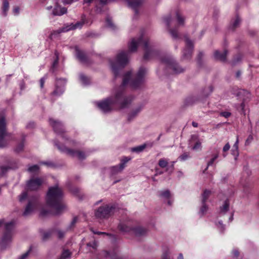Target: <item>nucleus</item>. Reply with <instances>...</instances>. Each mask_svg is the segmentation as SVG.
Segmentation results:
<instances>
[{
	"instance_id": "obj_50",
	"label": "nucleus",
	"mask_w": 259,
	"mask_h": 259,
	"mask_svg": "<svg viewBox=\"0 0 259 259\" xmlns=\"http://www.w3.org/2000/svg\"><path fill=\"white\" fill-rule=\"evenodd\" d=\"M77 217H74L73 218V219L72 220V222L71 223V224H70V225L69 226L70 228H71L72 227H73L75 225V224L77 222Z\"/></svg>"
},
{
	"instance_id": "obj_54",
	"label": "nucleus",
	"mask_w": 259,
	"mask_h": 259,
	"mask_svg": "<svg viewBox=\"0 0 259 259\" xmlns=\"http://www.w3.org/2000/svg\"><path fill=\"white\" fill-rule=\"evenodd\" d=\"M49 213V211H45L44 210V209H42L41 211H40V214L42 216L44 215H47L48 213Z\"/></svg>"
},
{
	"instance_id": "obj_23",
	"label": "nucleus",
	"mask_w": 259,
	"mask_h": 259,
	"mask_svg": "<svg viewBox=\"0 0 259 259\" xmlns=\"http://www.w3.org/2000/svg\"><path fill=\"white\" fill-rule=\"evenodd\" d=\"M9 9V3L7 0H4L2 7V13L4 16H6Z\"/></svg>"
},
{
	"instance_id": "obj_3",
	"label": "nucleus",
	"mask_w": 259,
	"mask_h": 259,
	"mask_svg": "<svg viewBox=\"0 0 259 259\" xmlns=\"http://www.w3.org/2000/svg\"><path fill=\"white\" fill-rule=\"evenodd\" d=\"M63 192L62 189L56 185L50 187L47 194V204L55 210V213L59 214L65 211L67 207L62 202Z\"/></svg>"
},
{
	"instance_id": "obj_63",
	"label": "nucleus",
	"mask_w": 259,
	"mask_h": 259,
	"mask_svg": "<svg viewBox=\"0 0 259 259\" xmlns=\"http://www.w3.org/2000/svg\"><path fill=\"white\" fill-rule=\"evenodd\" d=\"M236 77L239 78L241 75V72L240 71H238L236 74Z\"/></svg>"
},
{
	"instance_id": "obj_36",
	"label": "nucleus",
	"mask_w": 259,
	"mask_h": 259,
	"mask_svg": "<svg viewBox=\"0 0 259 259\" xmlns=\"http://www.w3.org/2000/svg\"><path fill=\"white\" fill-rule=\"evenodd\" d=\"M190 157L189 153H184L181 155H180L178 159L181 161H185L188 159Z\"/></svg>"
},
{
	"instance_id": "obj_59",
	"label": "nucleus",
	"mask_w": 259,
	"mask_h": 259,
	"mask_svg": "<svg viewBox=\"0 0 259 259\" xmlns=\"http://www.w3.org/2000/svg\"><path fill=\"white\" fill-rule=\"evenodd\" d=\"M58 58L54 61L53 64V68H54L58 64Z\"/></svg>"
},
{
	"instance_id": "obj_41",
	"label": "nucleus",
	"mask_w": 259,
	"mask_h": 259,
	"mask_svg": "<svg viewBox=\"0 0 259 259\" xmlns=\"http://www.w3.org/2000/svg\"><path fill=\"white\" fill-rule=\"evenodd\" d=\"M169 32L171 34L172 37L177 38L178 36L177 31L175 29H169Z\"/></svg>"
},
{
	"instance_id": "obj_11",
	"label": "nucleus",
	"mask_w": 259,
	"mask_h": 259,
	"mask_svg": "<svg viewBox=\"0 0 259 259\" xmlns=\"http://www.w3.org/2000/svg\"><path fill=\"white\" fill-rule=\"evenodd\" d=\"M85 23V17L83 16L82 17L81 20L80 21L76 23L75 24H71L70 25L67 26L65 27L62 28V29H60L56 31H54V33H60L61 32H67L72 29L80 28H81L82 25Z\"/></svg>"
},
{
	"instance_id": "obj_53",
	"label": "nucleus",
	"mask_w": 259,
	"mask_h": 259,
	"mask_svg": "<svg viewBox=\"0 0 259 259\" xmlns=\"http://www.w3.org/2000/svg\"><path fill=\"white\" fill-rule=\"evenodd\" d=\"M233 254L235 257H237L239 255V252L237 249H235L233 250Z\"/></svg>"
},
{
	"instance_id": "obj_60",
	"label": "nucleus",
	"mask_w": 259,
	"mask_h": 259,
	"mask_svg": "<svg viewBox=\"0 0 259 259\" xmlns=\"http://www.w3.org/2000/svg\"><path fill=\"white\" fill-rule=\"evenodd\" d=\"M233 215H234V213L233 211L231 212L230 213V216L229 217V221H232L233 219Z\"/></svg>"
},
{
	"instance_id": "obj_2",
	"label": "nucleus",
	"mask_w": 259,
	"mask_h": 259,
	"mask_svg": "<svg viewBox=\"0 0 259 259\" xmlns=\"http://www.w3.org/2000/svg\"><path fill=\"white\" fill-rule=\"evenodd\" d=\"M147 70L141 67L136 75L133 76L131 71L126 72L123 75L122 84L114 89L112 95L97 103L98 108L103 112L108 113L116 107L121 109L127 108L133 100L132 96H126L124 94V87L128 85L133 89H137L144 81Z\"/></svg>"
},
{
	"instance_id": "obj_24",
	"label": "nucleus",
	"mask_w": 259,
	"mask_h": 259,
	"mask_svg": "<svg viewBox=\"0 0 259 259\" xmlns=\"http://www.w3.org/2000/svg\"><path fill=\"white\" fill-rule=\"evenodd\" d=\"M131 159V157H124L121 160V162L119 164L120 168L119 170H123L125 167V164Z\"/></svg>"
},
{
	"instance_id": "obj_7",
	"label": "nucleus",
	"mask_w": 259,
	"mask_h": 259,
	"mask_svg": "<svg viewBox=\"0 0 259 259\" xmlns=\"http://www.w3.org/2000/svg\"><path fill=\"white\" fill-rule=\"evenodd\" d=\"M119 230L123 232H132L135 235L140 236L146 234L147 230L144 228L138 226L135 228H131L128 224L120 223L119 225Z\"/></svg>"
},
{
	"instance_id": "obj_48",
	"label": "nucleus",
	"mask_w": 259,
	"mask_h": 259,
	"mask_svg": "<svg viewBox=\"0 0 259 259\" xmlns=\"http://www.w3.org/2000/svg\"><path fill=\"white\" fill-rule=\"evenodd\" d=\"M216 225L218 228L220 230V231H223L224 230V226L222 222H219Z\"/></svg>"
},
{
	"instance_id": "obj_17",
	"label": "nucleus",
	"mask_w": 259,
	"mask_h": 259,
	"mask_svg": "<svg viewBox=\"0 0 259 259\" xmlns=\"http://www.w3.org/2000/svg\"><path fill=\"white\" fill-rule=\"evenodd\" d=\"M195 141V143L193 146L191 145V148L194 151H198L201 149V142L198 140V137L196 135H193L191 137V140L190 144H191L193 141Z\"/></svg>"
},
{
	"instance_id": "obj_42",
	"label": "nucleus",
	"mask_w": 259,
	"mask_h": 259,
	"mask_svg": "<svg viewBox=\"0 0 259 259\" xmlns=\"http://www.w3.org/2000/svg\"><path fill=\"white\" fill-rule=\"evenodd\" d=\"M232 154L235 157V159H236L237 157L239 155V151L238 149H235L234 148H232L231 150Z\"/></svg>"
},
{
	"instance_id": "obj_46",
	"label": "nucleus",
	"mask_w": 259,
	"mask_h": 259,
	"mask_svg": "<svg viewBox=\"0 0 259 259\" xmlns=\"http://www.w3.org/2000/svg\"><path fill=\"white\" fill-rule=\"evenodd\" d=\"M230 148V146L229 143H227L223 147V151L224 152L228 151Z\"/></svg>"
},
{
	"instance_id": "obj_14",
	"label": "nucleus",
	"mask_w": 259,
	"mask_h": 259,
	"mask_svg": "<svg viewBox=\"0 0 259 259\" xmlns=\"http://www.w3.org/2000/svg\"><path fill=\"white\" fill-rule=\"evenodd\" d=\"M50 123L53 126L55 132L58 134H61V137L65 139V137L63 135L64 130L63 128V125L62 123L56 120L50 118Z\"/></svg>"
},
{
	"instance_id": "obj_38",
	"label": "nucleus",
	"mask_w": 259,
	"mask_h": 259,
	"mask_svg": "<svg viewBox=\"0 0 259 259\" xmlns=\"http://www.w3.org/2000/svg\"><path fill=\"white\" fill-rule=\"evenodd\" d=\"M240 22V19L238 17H236L235 20L232 22L233 28L237 27Z\"/></svg>"
},
{
	"instance_id": "obj_44",
	"label": "nucleus",
	"mask_w": 259,
	"mask_h": 259,
	"mask_svg": "<svg viewBox=\"0 0 259 259\" xmlns=\"http://www.w3.org/2000/svg\"><path fill=\"white\" fill-rule=\"evenodd\" d=\"M221 115L226 118H228L231 115V113L227 111L222 112L221 113Z\"/></svg>"
},
{
	"instance_id": "obj_28",
	"label": "nucleus",
	"mask_w": 259,
	"mask_h": 259,
	"mask_svg": "<svg viewBox=\"0 0 259 259\" xmlns=\"http://www.w3.org/2000/svg\"><path fill=\"white\" fill-rule=\"evenodd\" d=\"M79 79L81 83L84 85H87L90 83L89 79L82 74H80Z\"/></svg>"
},
{
	"instance_id": "obj_5",
	"label": "nucleus",
	"mask_w": 259,
	"mask_h": 259,
	"mask_svg": "<svg viewBox=\"0 0 259 259\" xmlns=\"http://www.w3.org/2000/svg\"><path fill=\"white\" fill-rule=\"evenodd\" d=\"M15 222L14 221H11L5 224V232L1 243L2 247H6L11 242Z\"/></svg>"
},
{
	"instance_id": "obj_52",
	"label": "nucleus",
	"mask_w": 259,
	"mask_h": 259,
	"mask_svg": "<svg viewBox=\"0 0 259 259\" xmlns=\"http://www.w3.org/2000/svg\"><path fill=\"white\" fill-rule=\"evenodd\" d=\"M46 77H44L41 78L40 80V87L41 88H42L44 87V84L45 81Z\"/></svg>"
},
{
	"instance_id": "obj_26",
	"label": "nucleus",
	"mask_w": 259,
	"mask_h": 259,
	"mask_svg": "<svg viewBox=\"0 0 259 259\" xmlns=\"http://www.w3.org/2000/svg\"><path fill=\"white\" fill-rule=\"evenodd\" d=\"M168 164V160L165 158H161L158 161V165L161 168H165Z\"/></svg>"
},
{
	"instance_id": "obj_35",
	"label": "nucleus",
	"mask_w": 259,
	"mask_h": 259,
	"mask_svg": "<svg viewBox=\"0 0 259 259\" xmlns=\"http://www.w3.org/2000/svg\"><path fill=\"white\" fill-rule=\"evenodd\" d=\"M39 170V167L37 165H33L28 167V171L30 172H35Z\"/></svg>"
},
{
	"instance_id": "obj_45",
	"label": "nucleus",
	"mask_w": 259,
	"mask_h": 259,
	"mask_svg": "<svg viewBox=\"0 0 259 259\" xmlns=\"http://www.w3.org/2000/svg\"><path fill=\"white\" fill-rule=\"evenodd\" d=\"M57 234L58 237L60 239L62 238L64 236V232L62 231H60V230L57 231Z\"/></svg>"
},
{
	"instance_id": "obj_16",
	"label": "nucleus",
	"mask_w": 259,
	"mask_h": 259,
	"mask_svg": "<svg viewBox=\"0 0 259 259\" xmlns=\"http://www.w3.org/2000/svg\"><path fill=\"white\" fill-rule=\"evenodd\" d=\"M67 13V9L65 7H61L57 4L52 11V15L54 16H61Z\"/></svg>"
},
{
	"instance_id": "obj_61",
	"label": "nucleus",
	"mask_w": 259,
	"mask_h": 259,
	"mask_svg": "<svg viewBox=\"0 0 259 259\" xmlns=\"http://www.w3.org/2000/svg\"><path fill=\"white\" fill-rule=\"evenodd\" d=\"M93 233H94V234H98V235H100V234H104V235H108V234H106V233H104V232H93Z\"/></svg>"
},
{
	"instance_id": "obj_32",
	"label": "nucleus",
	"mask_w": 259,
	"mask_h": 259,
	"mask_svg": "<svg viewBox=\"0 0 259 259\" xmlns=\"http://www.w3.org/2000/svg\"><path fill=\"white\" fill-rule=\"evenodd\" d=\"M208 207L206 205L205 203H202V206L200 208V211L199 212V213L200 215H202L204 214L206 211H207Z\"/></svg>"
},
{
	"instance_id": "obj_64",
	"label": "nucleus",
	"mask_w": 259,
	"mask_h": 259,
	"mask_svg": "<svg viewBox=\"0 0 259 259\" xmlns=\"http://www.w3.org/2000/svg\"><path fill=\"white\" fill-rule=\"evenodd\" d=\"M178 259H184V258H183V256L182 254L180 253V254L179 255V256H178Z\"/></svg>"
},
{
	"instance_id": "obj_9",
	"label": "nucleus",
	"mask_w": 259,
	"mask_h": 259,
	"mask_svg": "<svg viewBox=\"0 0 259 259\" xmlns=\"http://www.w3.org/2000/svg\"><path fill=\"white\" fill-rule=\"evenodd\" d=\"M44 183L42 178L32 177L26 182V187L27 190L35 191L41 187Z\"/></svg>"
},
{
	"instance_id": "obj_18",
	"label": "nucleus",
	"mask_w": 259,
	"mask_h": 259,
	"mask_svg": "<svg viewBox=\"0 0 259 259\" xmlns=\"http://www.w3.org/2000/svg\"><path fill=\"white\" fill-rule=\"evenodd\" d=\"M143 106L141 104L136 107L128 115V120H131L134 118L142 111Z\"/></svg>"
},
{
	"instance_id": "obj_4",
	"label": "nucleus",
	"mask_w": 259,
	"mask_h": 259,
	"mask_svg": "<svg viewBox=\"0 0 259 259\" xmlns=\"http://www.w3.org/2000/svg\"><path fill=\"white\" fill-rule=\"evenodd\" d=\"M19 201L22 202L26 200H28V204L26 206L23 215L28 216L34 210L36 209L39 206L38 197L37 196H29L27 191L23 192L19 195Z\"/></svg>"
},
{
	"instance_id": "obj_27",
	"label": "nucleus",
	"mask_w": 259,
	"mask_h": 259,
	"mask_svg": "<svg viewBox=\"0 0 259 259\" xmlns=\"http://www.w3.org/2000/svg\"><path fill=\"white\" fill-rule=\"evenodd\" d=\"M147 144H144L143 145H140L139 146L133 148L132 149V151L135 152H141L144 150V149L146 147Z\"/></svg>"
},
{
	"instance_id": "obj_56",
	"label": "nucleus",
	"mask_w": 259,
	"mask_h": 259,
	"mask_svg": "<svg viewBox=\"0 0 259 259\" xmlns=\"http://www.w3.org/2000/svg\"><path fill=\"white\" fill-rule=\"evenodd\" d=\"M73 0H63L64 4H70L73 2Z\"/></svg>"
},
{
	"instance_id": "obj_22",
	"label": "nucleus",
	"mask_w": 259,
	"mask_h": 259,
	"mask_svg": "<svg viewBox=\"0 0 259 259\" xmlns=\"http://www.w3.org/2000/svg\"><path fill=\"white\" fill-rule=\"evenodd\" d=\"M75 55L76 57L78 58L82 62H84L86 61V55L84 53L79 50L77 47H75Z\"/></svg>"
},
{
	"instance_id": "obj_55",
	"label": "nucleus",
	"mask_w": 259,
	"mask_h": 259,
	"mask_svg": "<svg viewBox=\"0 0 259 259\" xmlns=\"http://www.w3.org/2000/svg\"><path fill=\"white\" fill-rule=\"evenodd\" d=\"M93 0H83V5H87L88 6L89 4L92 3Z\"/></svg>"
},
{
	"instance_id": "obj_25",
	"label": "nucleus",
	"mask_w": 259,
	"mask_h": 259,
	"mask_svg": "<svg viewBox=\"0 0 259 259\" xmlns=\"http://www.w3.org/2000/svg\"><path fill=\"white\" fill-rule=\"evenodd\" d=\"M211 194V191L209 190H205L204 191L202 194V203H204L209 197Z\"/></svg>"
},
{
	"instance_id": "obj_12",
	"label": "nucleus",
	"mask_w": 259,
	"mask_h": 259,
	"mask_svg": "<svg viewBox=\"0 0 259 259\" xmlns=\"http://www.w3.org/2000/svg\"><path fill=\"white\" fill-rule=\"evenodd\" d=\"M185 41L186 47L183 50V55L185 58L189 59L191 56L192 53L193 44L187 36L185 37Z\"/></svg>"
},
{
	"instance_id": "obj_6",
	"label": "nucleus",
	"mask_w": 259,
	"mask_h": 259,
	"mask_svg": "<svg viewBox=\"0 0 259 259\" xmlns=\"http://www.w3.org/2000/svg\"><path fill=\"white\" fill-rule=\"evenodd\" d=\"M9 136L7 132L6 119L0 115V147H5L8 142Z\"/></svg>"
},
{
	"instance_id": "obj_39",
	"label": "nucleus",
	"mask_w": 259,
	"mask_h": 259,
	"mask_svg": "<svg viewBox=\"0 0 259 259\" xmlns=\"http://www.w3.org/2000/svg\"><path fill=\"white\" fill-rule=\"evenodd\" d=\"M9 167L6 166L0 167V177L4 176L8 171Z\"/></svg>"
},
{
	"instance_id": "obj_20",
	"label": "nucleus",
	"mask_w": 259,
	"mask_h": 259,
	"mask_svg": "<svg viewBox=\"0 0 259 259\" xmlns=\"http://www.w3.org/2000/svg\"><path fill=\"white\" fill-rule=\"evenodd\" d=\"M230 209V202L229 199H226L223 202L222 205L220 206V213L225 214Z\"/></svg>"
},
{
	"instance_id": "obj_62",
	"label": "nucleus",
	"mask_w": 259,
	"mask_h": 259,
	"mask_svg": "<svg viewBox=\"0 0 259 259\" xmlns=\"http://www.w3.org/2000/svg\"><path fill=\"white\" fill-rule=\"evenodd\" d=\"M192 124L195 127H197L198 126V123L194 121L192 122Z\"/></svg>"
},
{
	"instance_id": "obj_33",
	"label": "nucleus",
	"mask_w": 259,
	"mask_h": 259,
	"mask_svg": "<svg viewBox=\"0 0 259 259\" xmlns=\"http://www.w3.org/2000/svg\"><path fill=\"white\" fill-rule=\"evenodd\" d=\"M176 17L177 19V21L179 25H183L184 22V18L181 16V14L179 12H177L176 13Z\"/></svg>"
},
{
	"instance_id": "obj_8",
	"label": "nucleus",
	"mask_w": 259,
	"mask_h": 259,
	"mask_svg": "<svg viewBox=\"0 0 259 259\" xmlns=\"http://www.w3.org/2000/svg\"><path fill=\"white\" fill-rule=\"evenodd\" d=\"M115 210V207L112 205H105L99 207L95 211V216L99 219L108 218L112 214Z\"/></svg>"
},
{
	"instance_id": "obj_1",
	"label": "nucleus",
	"mask_w": 259,
	"mask_h": 259,
	"mask_svg": "<svg viewBox=\"0 0 259 259\" xmlns=\"http://www.w3.org/2000/svg\"><path fill=\"white\" fill-rule=\"evenodd\" d=\"M142 45L145 51L144 58L145 60L157 58L162 63L171 68L174 73H180L184 71V69L177 64L170 55L164 54L159 52L148 38H144L142 35L138 38H132L128 44V51H120L117 55L115 62H110L111 68L115 76H116L119 70L128 63L130 53L136 52L138 47Z\"/></svg>"
},
{
	"instance_id": "obj_43",
	"label": "nucleus",
	"mask_w": 259,
	"mask_h": 259,
	"mask_svg": "<svg viewBox=\"0 0 259 259\" xmlns=\"http://www.w3.org/2000/svg\"><path fill=\"white\" fill-rule=\"evenodd\" d=\"M23 147H24V144L23 143H20L16 148V149L15 150L18 152H19L20 151H21V150H22L23 148Z\"/></svg>"
},
{
	"instance_id": "obj_19",
	"label": "nucleus",
	"mask_w": 259,
	"mask_h": 259,
	"mask_svg": "<svg viewBox=\"0 0 259 259\" xmlns=\"http://www.w3.org/2000/svg\"><path fill=\"white\" fill-rule=\"evenodd\" d=\"M227 54V51L226 50L224 51L223 52H220L219 51H215L214 52L213 56L215 59L224 62L226 60Z\"/></svg>"
},
{
	"instance_id": "obj_40",
	"label": "nucleus",
	"mask_w": 259,
	"mask_h": 259,
	"mask_svg": "<svg viewBox=\"0 0 259 259\" xmlns=\"http://www.w3.org/2000/svg\"><path fill=\"white\" fill-rule=\"evenodd\" d=\"M164 21L166 26L169 28L170 27V23L171 21V18L170 16H168L164 18Z\"/></svg>"
},
{
	"instance_id": "obj_30",
	"label": "nucleus",
	"mask_w": 259,
	"mask_h": 259,
	"mask_svg": "<svg viewBox=\"0 0 259 259\" xmlns=\"http://www.w3.org/2000/svg\"><path fill=\"white\" fill-rule=\"evenodd\" d=\"M97 246H98L97 242L95 240H94L92 242H90V243H87V247L90 251H92V250H91V248L95 250V249H96Z\"/></svg>"
},
{
	"instance_id": "obj_57",
	"label": "nucleus",
	"mask_w": 259,
	"mask_h": 259,
	"mask_svg": "<svg viewBox=\"0 0 259 259\" xmlns=\"http://www.w3.org/2000/svg\"><path fill=\"white\" fill-rule=\"evenodd\" d=\"M50 235H51V234L49 232H46V233H45L44 234V239H47Z\"/></svg>"
},
{
	"instance_id": "obj_15",
	"label": "nucleus",
	"mask_w": 259,
	"mask_h": 259,
	"mask_svg": "<svg viewBox=\"0 0 259 259\" xmlns=\"http://www.w3.org/2000/svg\"><path fill=\"white\" fill-rule=\"evenodd\" d=\"M159 195L161 199L168 205H170L173 202L172 195L168 190H165L159 192Z\"/></svg>"
},
{
	"instance_id": "obj_58",
	"label": "nucleus",
	"mask_w": 259,
	"mask_h": 259,
	"mask_svg": "<svg viewBox=\"0 0 259 259\" xmlns=\"http://www.w3.org/2000/svg\"><path fill=\"white\" fill-rule=\"evenodd\" d=\"M67 141L66 142V144H68V145H70L71 144H74L75 143V141H73V140H71V141H68V140H67Z\"/></svg>"
},
{
	"instance_id": "obj_29",
	"label": "nucleus",
	"mask_w": 259,
	"mask_h": 259,
	"mask_svg": "<svg viewBox=\"0 0 259 259\" xmlns=\"http://www.w3.org/2000/svg\"><path fill=\"white\" fill-rule=\"evenodd\" d=\"M71 256V252L68 250H64L59 259H67Z\"/></svg>"
},
{
	"instance_id": "obj_51",
	"label": "nucleus",
	"mask_w": 259,
	"mask_h": 259,
	"mask_svg": "<svg viewBox=\"0 0 259 259\" xmlns=\"http://www.w3.org/2000/svg\"><path fill=\"white\" fill-rule=\"evenodd\" d=\"M238 143H239V140H238V138L237 137V140H236L235 143H234L232 148H234L235 149H238Z\"/></svg>"
},
{
	"instance_id": "obj_13",
	"label": "nucleus",
	"mask_w": 259,
	"mask_h": 259,
	"mask_svg": "<svg viewBox=\"0 0 259 259\" xmlns=\"http://www.w3.org/2000/svg\"><path fill=\"white\" fill-rule=\"evenodd\" d=\"M65 83L66 80L64 79H57L56 82V88L53 93V95L59 96L62 95L64 91Z\"/></svg>"
},
{
	"instance_id": "obj_10",
	"label": "nucleus",
	"mask_w": 259,
	"mask_h": 259,
	"mask_svg": "<svg viewBox=\"0 0 259 259\" xmlns=\"http://www.w3.org/2000/svg\"><path fill=\"white\" fill-rule=\"evenodd\" d=\"M55 145L57 147L58 149L61 151L66 153L67 154L76 157L79 159H83L85 158L87 155L82 152L79 151H74L68 148H67L65 146H63L61 147L58 143L56 142L55 143Z\"/></svg>"
},
{
	"instance_id": "obj_47",
	"label": "nucleus",
	"mask_w": 259,
	"mask_h": 259,
	"mask_svg": "<svg viewBox=\"0 0 259 259\" xmlns=\"http://www.w3.org/2000/svg\"><path fill=\"white\" fill-rule=\"evenodd\" d=\"M13 11V13L14 14V15H18L20 12L19 7H16L14 8Z\"/></svg>"
},
{
	"instance_id": "obj_34",
	"label": "nucleus",
	"mask_w": 259,
	"mask_h": 259,
	"mask_svg": "<svg viewBox=\"0 0 259 259\" xmlns=\"http://www.w3.org/2000/svg\"><path fill=\"white\" fill-rule=\"evenodd\" d=\"M120 168V165H115L114 166H112L111 167V172L112 175L116 174L122 170H119V168Z\"/></svg>"
},
{
	"instance_id": "obj_31",
	"label": "nucleus",
	"mask_w": 259,
	"mask_h": 259,
	"mask_svg": "<svg viewBox=\"0 0 259 259\" xmlns=\"http://www.w3.org/2000/svg\"><path fill=\"white\" fill-rule=\"evenodd\" d=\"M106 25L107 27L111 30H114L115 26L112 23L111 20L109 18H107L106 20Z\"/></svg>"
},
{
	"instance_id": "obj_37",
	"label": "nucleus",
	"mask_w": 259,
	"mask_h": 259,
	"mask_svg": "<svg viewBox=\"0 0 259 259\" xmlns=\"http://www.w3.org/2000/svg\"><path fill=\"white\" fill-rule=\"evenodd\" d=\"M219 154H216L213 156V157L210 159V160L207 162V166H209L212 165L215 160L218 158Z\"/></svg>"
},
{
	"instance_id": "obj_49",
	"label": "nucleus",
	"mask_w": 259,
	"mask_h": 259,
	"mask_svg": "<svg viewBox=\"0 0 259 259\" xmlns=\"http://www.w3.org/2000/svg\"><path fill=\"white\" fill-rule=\"evenodd\" d=\"M29 253V251H28L24 254H23L19 259H27L28 258V254Z\"/></svg>"
},
{
	"instance_id": "obj_21",
	"label": "nucleus",
	"mask_w": 259,
	"mask_h": 259,
	"mask_svg": "<svg viewBox=\"0 0 259 259\" xmlns=\"http://www.w3.org/2000/svg\"><path fill=\"white\" fill-rule=\"evenodd\" d=\"M128 5L137 12V8L143 3V0H128Z\"/></svg>"
}]
</instances>
